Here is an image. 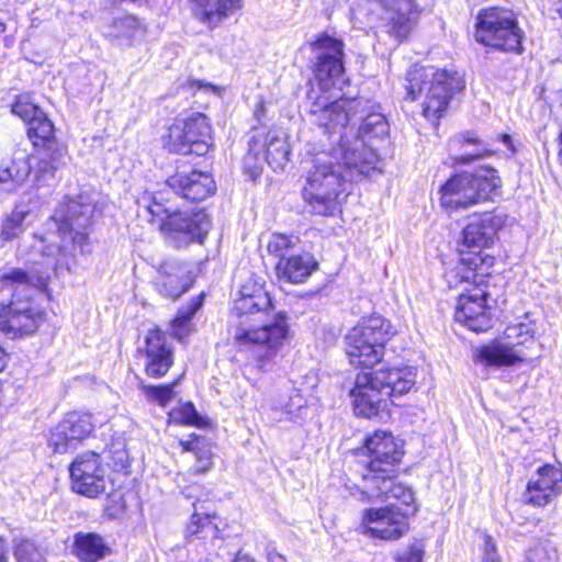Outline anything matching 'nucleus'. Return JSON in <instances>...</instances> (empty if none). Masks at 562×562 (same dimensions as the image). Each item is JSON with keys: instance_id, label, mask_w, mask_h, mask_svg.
Instances as JSON below:
<instances>
[{"instance_id": "f257e3e1", "label": "nucleus", "mask_w": 562, "mask_h": 562, "mask_svg": "<svg viewBox=\"0 0 562 562\" xmlns=\"http://www.w3.org/2000/svg\"><path fill=\"white\" fill-rule=\"evenodd\" d=\"M271 299L257 283L243 284L234 300L232 314L237 318L234 339L239 347H257L260 369L272 361L289 340V325L282 313L268 319Z\"/></svg>"}, {"instance_id": "f03ea898", "label": "nucleus", "mask_w": 562, "mask_h": 562, "mask_svg": "<svg viewBox=\"0 0 562 562\" xmlns=\"http://www.w3.org/2000/svg\"><path fill=\"white\" fill-rule=\"evenodd\" d=\"M94 211L95 204L87 194L67 199L55 210L47 236H34L33 248L42 255L43 265L70 270L78 256L91 252L88 229Z\"/></svg>"}, {"instance_id": "7ed1b4c3", "label": "nucleus", "mask_w": 562, "mask_h": 562, "mask_svg": "<svg viewBox=\"0 0 562 562\" xmlns=\"http://www.w3.org/2000/svg\"><path fill=\"white\" fill-rule=\"evenodd\" d=\"M353 116L359 120L353 138V171L364 177L381 173V151L390 145V124L381 105L364 95L353 97Z\"/></svg>"}, {"instance_id": "20e7f679", "label": "nucleus", "mask_w": 562, "mask_h": 562, "mask_svg": "<svg viewBox=\"0 0 562 562\" xmlns=\"http://www.w3.org/2000/svg\"><path fill=\"white\" fill-rule=\"evenodd\" d=\"M504 218L493 213L472 215L462 229L460 252L462 255V273L456 277L464 283H480L484 277L490 276L495 257L486 252L493 245L497 231L504 225Z\"/></svg>"}, {"instance_id": "39448f33", "label": "nucleus", "mask_w": 562, "mask_h": 562, "mask_svg": "<svg viewBox=\"0 0 562 562\" xmlns=\"http://www.w3.org/2000/svg\"><path fill=\"white\" fill-rule=\"evenodd\" d=\"M138 209L150 216V221L158 224L166 239L175 247H187L192 243H203L209 228L210 220L202 213L171 211L167 205L150 193H144L137 201Z\"/></svg>"}, {"instance_id": "423d86ee", "label": "nucleus", "mask_w": 562, "mask_h": 562, "mask_svg": "<svg viewBox=\"0 0 562 562\" xmlns=\"http://www.w3.org/2000/svg\"><path fill=\"white\" fill-rule=\"evenodd\" d=\"M405 100L415 101L426 90L423 114L428 120H438L452 97L464 88L458 72L415 66L407 72Z\"/></svg>"}, {"instance_id": "0eeeda50", "label": "nucleus", "mask_w": 562, "mask_h": 562, "mask_svg": "<svg viewBox=\"0 0 562 562\" xmlns=\"http://www.w3.org/2000/svg\"><path fill=\"white\" fill-rule=\"evenodd\" d=\"M502 186L497 170L481 166L453 175L440 187V205L448 212L468 209L493 199Z\"/></svg>"}, {"instance_id": "6e6552de", "label": "nucleus", "mask_w": 562, "mask_h": 562, "mask_svg": "<svg viewBox=\"0 0 562 562\" xmlns=\"http://www.w3.org/2000/svg\"><path fill=\"white\" fill-rule=\"evenodd\" d=\"M475 27L480 44L504 53H522L525 33L513 10L502 7L482 9L476 15Z\"/></svg>"}, {"instance_id": "1a4fd4ad", "label": "nucleus", "mask_w": 562, "mask_h": 562, "mask_svg": "<svg viewBox=\"0 0 562 562\" xmlns=\"http://www.w3.org/2000/svg\"><path fill=\"white\" fill-rule=\"evenodd\" d=\"M312 46L317 59L314 69L315 80L321 90L330 93L328 100L335 99L329 105L324 106V112H336L342 108L339 101H342L345 95L344 87L348 86L342 65L344 44L340 40L322 34Z\"/></svg>"}, {"instance_id": "9d476101", "label": "nucleus", "mask_w": 562, "mask_h": 562, "mask_svg": "<svg viewBox=\"0 0 562 562\" xmlns=\"http://www.w3.org/2000/svg\"><path fill=\"white\" fill-rule=\"evenodd\" d=\"M345 175L340 166L316 164L307 172L302 196L313 214L331 216L340 211L339 196L344 191Z\"/></svg>"}, {"instance_id": "9b49d317", "label": "nucleus", "mask_w": 562, "mask_h": 562, "mask_svg": "<svg viewBox=\"0 0 562 562\" xmlns=\"http://www.w3.org/2000/svg\"><path fill=\"white\" fill-rule=\"evenodd\" d=\"M353 381V414L371 418L379 414L383 398L387 391L394 386L407 369L392 368L387 370L360 368Z\"/></svg>"}, {"instance_id": "f8f14e48", "label": "nucleus", "mask_w": 562, "mask_h": 562, "mask_svg": "<svg viewBox=\"0 0 562 562\" xmlns=\"http://www.w3.org/2000/svg\"><path fill=\"white\" fill-rule=\"evenodd\" d=\"M391 336V323L380 314L363 317L353 326V368L371 369L379 364Z\"/></svg>"}, {"instance_id": "ddd939ff", "label": "nucleus", "mask_w": 562, "mask_h": 562, "mask_svg": "<svg viewBox=\"0 0 562 562\" xmlns=\"http://www.w3.org/2000/svg\"><path fill=\"white\" fill-rule=\"evenodd\" d=\"M211 138V126L207 117L201 113H192L187 117H178L168 130L166 147L173 153L203 155L207 151Z\"/></svg>"}, {"instance_id": "4468645a", "label": "nucleus", "mask_w": 562, "mask_h": 562, "mask_svg": "<svg viewBox=\"0 0 562 562\" xmlns=\"http://www.w3.org/2000/svg\"><path fill=\"white\" fill-rule=\"evenodd\" d=\"M71 490L88 498L103 494L111 483L109 469L93 451L78 454L69 465Z\"/></svg>"}, {"instance_id": "2eb2a0df", "label": "nucleus", "mask_w": 562, "mask_h": 562, "mask_svg": "<svg viewBox=\"0 0 562 562\" xmlns=\"http://www.w3.org/2000/svg\"><path fill=\"white\" fill-rule=\"evenodd\" d=\"M46 313L35 296L16 299L0 307V330L11 338L31 335L45 322Z\"/></svg>"}, {"instance_id": "dca6fc26", "label": "nucleus", "mask_w": 562, "mask_h": 562, "mask_svg": "<svg viewBox=\"0 0 562 562\" xmlns=\"http://www.w3.org/2000/svg\"><path fill=\"white\" fill-rule=\"evenodd\" d=\"M402 445L384 430H376L363 440L360 449H353V456H367L369 461L366 471H384L385 473L396 472L395 467L403 457Z\"/></svg>"}, {"instance_id": "f3484780", "label": "nucleus", "mask_w": 562, "mask_h": 562, "mask_svg": "<svg viewBox=\"0 0 562 562\" xmlns=\"http://www.w3.org/2000/svg\"><path fill=\"white\" fill-rule=\"evenodd\" d=\"M407 514L400 513L397 504L369 508L363 514L359 530L371 538L396 540L408 530Z\"/></svg>"}, {"instance_id": "a211bd4d", "label": "nucleus", "mask_w": 562, "mask_h": 562, "mask_svg": "<svg viewBox=\"0 0 562 562\" xmlns=\"http://www.w3.org/2000/svg\"><path fill=\"white\" fill-rule=\"evenodd\" d=\"M93 427L90 414L70 412L52 430L48 445L54 452H69L91 435Z\"/></svg>"}, {"instance_id": "6ab92c4d", "label": "nucleus", "mask_w": 562, "mask_h": 562, "mask_svg": "<svg viewBox=\"0 0 562 562\" xmlns=\"http://www.w3.org/2000/svg\"><path fill=\"white\" fill-rule=\"evenodd\" d=\"M382 14L384 31L401 43L407 38L417 21L419 10L415 0H378Z\"/></svg>"}, {"instance_id": "aec40b11", "label": "nucleus", "mask_w": 562, "mask_h": 562, "mask_svg": "<svg viewBox=\"0 0 562 562\" xmlns=\"http://www.w3.org/2000/svg\"><path fill=\"white\" fill-rule=\"evenodd\" d=\"M454 317L472 331L483 333L490 329L492 316L486 306V293L479 288L469 293H461Z\"/></svg>"}, {"instance_id": "412c9836", "label": "nucleus", "mask_w": 562, "mask_h": 562, "mask_svg": "<svg viewBox=\"0 0 562 562\" xmlns=\"http://www.w3.org/2000/svg\"><path fill=\"white\" fill-rule=\"evenodd\" d=\"M562 493V470L552 464L539 467L526 487V503L544 507Z\"/></svg>"}, {"instance_id": "4be33fe9", "label": "nucleus", "mask_w": 562, "mask_h": 562, "mask_svg": "<svg viewBox=\"0 0 562 562\" xmlns=\"http://www.w3.org/2000/svg\"><path fill=\"white\" fill-rule=\"evenodd\" d=\"M193 283V274L189 265L177 259L164 260L155 278V288L164 296L177 299Z\"/></svg>"}, {"instance_id": "5701e85b", "label": "nucleus", "mask_w": 562, "mask_h": 562, "mask_svg": "<svg viewBox=\"0 0 562 562\" xmlns=\"http://www.w3.org/2000/svg\"><path fill=\"white\" fill-rule=\"evenodd\" d=\"M47 284L46 278L26 271L22 268L3 267L0 269V292H12L13 300L20 299L21 293L34 296Z\"/></svg>"}, {"instance_id": "b1692460", "label": "nucleus", "mask_w": 562, "mask_h": 562, "mask_svg": "<svg viewBox=\"0 0 562 562\" xmlns=\"http://www.w3.org/2000/svg\"><path fill=\"white\" fill-rule=\"evenodd\" d=\"M169 186L184 199L193 202L203 201L215 192V181L205 172L193 170L190 173H177L169 180Z\"/></svg>"}, {"instance_id": "393cba45", "label": "nucleus", "mask_w": 562, "mask_h": 562, "mask_svg": "<svg viewBox=\"0 0 562 562\" xmlns=\"http://www.w3.org/2000/svg\"><path fill=\"white\" fill-rule=\"evenodd\" d=\"M473 359L484 367H512L524 361L525 357L520 350L498 339L475 348Z\"/></svg>"}, {"instance_id": "a878e982", "label": "nucleus", "mask_w": 562, "mask_h": 562, "mask_svg": "<svg viewBox=\"0 0 562 562\" xmlns=\"http://www.w3.org/2000/svg\"><path fill=\"white\" fill-rule=\"evenodd\" d=\"M249 154L257 159H262L273 169L282 168L289 159V145L283 135L276 131H270L265 137L263 143L254 136L249 143Z\"/></svg>"}, {"instance_id": "bb28decb", "label": "nucleus", "mask_w": 562, "mask_h": 562, "mask_svg": "<svg viewBox=\"0 0 562 562\" xmlns=\"http://www.w3.org/2000/svg\"><path fill=\"white\" fill-rule=\"evenodd\" d=\"M146 373L151 378L165 375L172 364V355L166 346L165 336L159 329L149 330L146 336Z\"/></svg>"}, {"instance_id": "cd10ccee", "label": "nucleus", "mask_w": 562, "mask_h": 562, "mask_svg": "<svg viewBox=\"0 0 562 562\" xmlns=\"http://www.w3.org/2000/svg\"><path fill=\"white\" fill-rule=\"evenodd\" d=\"M112 552L105 538L92 531H79L74 536V554L81 562H99Z\"/></svg>"}, {"instance_id": "c85d7f7f", "label": "nucleus", "mask_w": 562, "mask_h": 562, "mask_svg": "<svg viewBox=\"0 0 562 562\" xmlns=\"http://www.w3.org/2000/svg\"><path fill=\"white\" fill-rule=\"evenodd\" d=\"M317 261L308 254L281 258L276 265L278 279L289 283H302L317 269Z\"/></svg>"}, {"instance_id": "c756f323", "label": "nucleus", "mask_w": 562, "mask_h": 562, "mask_svg": "<svg viewBox=\"0 0 562 562\" xmlns=\"http://www.w3.org/2000/svg\"><path fill=\"white\" fill-rule=\"evenodd\" d=\"M220 535L218 517L215 514L199 510L194 505V512L184 527V537L207 540L218 539Z\"/></svg>"}, {"instance_id": "7c9ffc66", "label": "nucleus", "mask_w": 562, "mask_h": 562, "mask_svg": "<svg viewBox=\"0 0 562 562\" xmlns=\"http://www.w3.org/2000/svg\"><path fill=\"white\" fill-rule=\"evenodd\" d=\"M201 19L209 24H216L241 8V0H193Z\"/></svg>"}, {"instance_id": "2f4dec72", "label": "nucleus", "mask_w": 562, "mask_h": 562, "mask_svg": "<svg viewBox=\"0 0 562 562\" xmlns=\"http://www.w3.org/2000/svg\"><path fill=\"white\" fill-rule=\"evenodd\" d=\"M180 446L184 452H192L195 456V464L192 468L194 473H205L213 464V453L211 445L205 438L191 435L188 440H180Z\"/></svg>"}, {"instance_id": "473e14b6", "label": "nucleus", "mask_w": 562, "mask_h": 562, "mask_svg": "<svg viewBox=\"0 0 562 562\" xmlns=\"http://www.w3.org/2000/svg\"><path fill=\"white\" fill-rule=\"evenodd\" d=\"M30 172L29 155L24 150H16L8 165L0 166V183L12 182L19 186L27 179Z\"/></svg>"}, {"instance_id": "72a5a7b5", "label": "nucleus", "mask_w": 562, "mask_h": 562, "mask_svg": "<svg viewBox=\"0 0 562 562\" xmlns=\"http://www.w3.org/2000/svg\"><path fill=\"white\" fill-rule=\"evenodd\" d=\"M145 27L143 24L132 15L114 20L104 29V34L109 37L120 40L125 43L143 36Z\"/></svg>"}, {"instance_id": "f704fd0d", "label": "nucleus", "mask_w": 562, "mask_h": 562, "mask_svg": "<svg viewBox=\"0 0 562 562\" xmlns=\"http://www.w3.org/2000/svg\"><path fill=\"white\" fill-rule=\"evenodd\" d=\"M395 472L385 473L384 471H366L362 479L366 487L369 488L370 497H378L390 501L392 488L396 485Z\"/></svg>"}, {"instance_id": "c9c22d12", "label": "nucleus", "mask_w": 562, "mask_h": 562, "mask_svg": "<svg viewBox=\"0 0 562 562\" xmlns=\"http://www.w3.org/2000/svg\"><path fill=\"white\" fill-rule=\"evenodd\" d=\"M202 295H199L178 312L177 316L171 322V334L176 338L182 339L190 334L192 329L191 319L202 306Z\"/></svg>"}, {"instance_id": "e433bc0d", "label": "nucleus", "mask_w": 562, "mask_h": 562, "mask_svg": "<svg viewBox=\"0 0 562 562\" xmlns=\"http://www.w3.org/2000/svg\"><path fill=\"white\" fill-rule=\"evenodd\" d=\"M27 135L36 147L54 142V125L44 112L27 124Z\"/></svg>"}, {"instance_id": "4c0bfd02", "label": "nucleus", "mask_w": 562, "mask_h": 562, "mask_svg": "<svg viewBox=\"0 0 562 562\" xmlns=\"http://www.w3.org/2000/svg\"><path fill=\"white\" fill-rule=\"evenodd\" d=\"M27 214V211L15 207L9 215H7L1 227V239L4 241H11L20 237V235L24 232L23 224Z\"/></svg>"}, {"instance_id": "58836bf2", "label": "nucleus", "mask_w": 562, "mask_h": 562, "mask_svg": "<svg viewBox=\"0 0 562 562\" xmlns=\"http://www.w3.org/2000/svg\"><path fill=\"white\" fill-rule=\"evenodd\" d=\"M169 422L196 427H204L207 425L206 420L196 413L192 403H184L172 409L169 413Z\"/></svg>"}, {"instance_id": "ea45409f", "label": "nucleus", "mask_w": 562, "mask_h": 562, "mask_svg": "<svg viewBox=\"0 0 562 562\" xmlns=\"http://www.w3.org/2000/svg\"><path fill=\"white\" fill-rule=\"evenodd\" d=\"M299 243V238L293 235H284L272 233L267 240L266 249L269 255L279 258H288L286 252L294 248Z\"/></svg>"}, {"instance_id": "a19ab883", "label": "nucleus", "mask_w": 562, "mask_h": 562, "mask_svg": "<svg viewBox=\"0 0 562 562\" xmlns=\"http://www.w3.org/2000/svg\"><path fill=\"white\" fill-rule=\"evenodd\" d=\"M535 333V325L531 322H521L507 326L504 330V336L505 338L513 340L509 344L514 345L516 348L519 345L532 341Z\"/></svg>"}, {"instance_id": "79ce46f5", "label": "nucleus", "mask_w": 562, "mask_h": 562, "mask_svg": "<svg viewBox=\"0 0 562 562\" xmlns=\"http://www.w3.org/2000/svg\"><path fill=\"white\" fill-rule=\"evenodd\" d=\"M390 499H395L401 505H397L400 513L407 514V516H413L417 512V507L415 505V496L412 488L396 483V485L392 488Z\"/></svg>"}, {"instance_id": "37998d69", "label": "nucleus", "mask_w": 562, "mask_h": 562, "mask_svg": "<svg viewBox=\"0 0 562 562\" xmlns=\"http://www.w3.org/2000/svg\"><path fill=\"white\" fill-rule=\"evenodd\" d=\"M470 145H474L475 149L472 151L464 149L461 155L453 158L454 165H469L470 162L491 154V150L475 137L468 136L464 138L463 148Z\"/></svg>"}, {"instance_id": "c03bdc74", "label": "nucleus", "mask_w": 562, "mask_h": 562, "mask_svg": "<svg viewBox=\"0 0 562 562\" xmlns=\"http://www.w3.org/2000/svg\"><path fill=\"white\" fill-rule=\"evenodd\" d=\"M178 381H175L171 384L165 385H143L144 394L148 400L153 402H157L161 406H166L175 396V386Z\"/></svg>"}, {"instance_id": "a18cd8bd", "label": "nucleus", "mask_w": 562, "mask_h": 562, "mask_svg": "<svg viewBox=\"0 0 562 562\" xmlns=\"http://www.w3.org/2000/svg\"><path fill=\"white\" fill-rule=\"evenodd\" d=\"M306 408V400L299 391H293L288 401L281 405V411L285 414L290 420L300 418L303 416V412Z\"/></svg>"}, {"instance_id": "49530a36", "label": "nucleus", "mask_w": 562, "mask_h": 562, "mask_svg": "<svg viewBox=\"0 0 562 562\" xmlns=\"http://www.w3.org/2000/svg\"><path fill=\"white\" fill-rule=\"evenodd\" d=\"M59 170L53 166L48 158L40 157L35 167V182L38 187L49 186L56 178V171Z\"/></svg>"}, {"instance_id": "de8ad7c7", "label": "nucleus", "mask_w": 562, "mask_h": 562, "mask_svg": "<svg viewBox=\"0 0 562 562\" xmlns=\"http://www.w3.org/2000/svg\"><path fill=\"white\" fill-rule=\"evenodd\" d=\"M12 112L29 124L35 116L41 115L43 111L32 102L19 99L12 105Z\"/></svg>"}, {"instance_id": "09e8293b", "label": "nucleus", "mask_w": 562, "mask_h": 562, "mask_svg": "<svg viewBox=\"0 0 562 562\" xmlns=\"http://www.w3.org/2000/svg\"><path fill=\"white\" fill-rule=\"evenodd\" d=\"M45 146H47V148L41 157L48 158V160L52 161L55 168L60 169L61 167H64L66 165V149L63 146L56 144L55 142L48 143Z\"/></svg>"}, {"instance_id": "8fccbe9b", "label": "nucleus", "mask_w": 562, "mask_h": 562, "mask_svg": "<svg viewBox=\"0 0 562 562\" xmlns=\"http://www.w3.org/2000/svg\"><path fill=\"white\" fill-rule=\"evenodd\" d=\"M105 514L108 517L117 519L122 518L126 510V505L122 496L112 495L109 496L105 504Z\"/></svg>"}, {"instance_id": "3c124183", "label": "nucleus", "mask_w": 562, "mask_h": 562, "mask_svg": "<svg viewBox=\"0 0 562 562\" xmlns=\"http://www.w3.org/2000/svg\"><path fill=\"white\" fill-rule=\"evenodd\" d=\"M415 384L413 373L407 369L402 379L387 391V396H397L407 393Z\"/></svg>"}, {"instance_id": "603ef678", "label": "nucleus", "mask_w": 562, "mask_h": 562, "mask_svg": "<svg viewBox=\"0 0 562 562\" xmlns=\"http://www.w3.org/2000/svg\"><path fill=\"white\" fill-rule=\"evenodd\" d=\"M18 562H41L40 552L31 543H23L18 547L15 552Z\"/></svg>"}, {"instance_id": "864d4df0", "label": "nucleus", "mask_w": 562, "mask_h": 562, "mask_svg": "<svg viewBox=\"0 0 562 562\" xmlns=\"http://www.w3.org/2000/svg\"><path fill=\"white\" fill-rule=\"evenodd\" d=\"M424 549L422 544L414 543L396 558L397 562H423Z\"/></svg>"}, {"instance_id": "5fc2aeb1", "label": "nucleus", "mask_w": 562, "mask_h": 562, "mask_svg": "<svg viewBox=\"0 0 562 562\" xmlns=\"http://www.w3.org/2000/svg\"><path fill=\"white\" fill-rule=\"evenodd\" d=\"M528 562H557L555 552H548L543 547H536L529 551Z\"/></svg>"}, {"instance_id": "6e6d98bb", "label": "nucleus", "mask_w": 562, "mask_h": 562, "mask_svg": "<svg viewBox=\"0 0 562 562\" xmlns=\"http://www.w3.org/2000/svg\"><path fill=\"white\" fill-rule=\"evenodd\" d=\"M193 86H196L198 90L204 89L205 91H210L214 94H218L221 90L218 87H215L211 83H203L201 81L193 82Z\"/></svg>"}, {"instance_id": "4d7b16f0", "label": "nucleus", "mask_w": 562, "mask_h": 562, "mask_svg": "<svg viewBox=\"0 0 562 562\" xmlns=\"http://www.w3.org/2000/svg\"><path fill=\"white\" fill-rule=\"evenodd\" d=\"M501 142L507 147V149L512 153V155L516 154V148L513 143L512 136L508 134H503L501 136Z\"/></svg>"}, {"instance_id": "13d9d810", "label": "nucleus", "mask_w": 562, "mask_h": 562, "mask_svg": "<svg viewBox=\"0 0 562 562\" xmlns=\"http://www.w3.org/2000/svg\"><path fill=\"white\" fill-rule=\"evenodd\" d=\"M9 549L3 539L0 538V562H8Z\"/></svg>"}, {"instance_id": "bf43d9fd", "label": "nucleus", "mask_w": 562, "mask_h": 562, "mask_svg": "<svg viewBox=\"0 0 562 562\" xmlns=\"http://www.w3.org/2000/svg\"><path fill=\"white\" fill-rule=\"evenodd\" d=\"M485 554L488 559L493 560V558L491 557V553H494L495 552V544L493 543L492 541V538L490 536L486 537L485 539ZM494 562V561H492Z\"/></svg>"}, {"instance_id": "052dcab7", "label": "nucleus", "mask_w": 562, "mask_h": 562, "mask_svg": "<svg viewBox=\"0 0 562 562\" xmlns=\"http://www.w3.org/2000/svg\"><path fill=\"white\" fill-rule=\"evenodd\" d=\"M269 562H285V558L276 551H270L268 553Z\"/></svg>"}, {"instance_id": "680f3d73", "label": "nucleus", "mask_w": 562, "mask_h": 562, "mask_svg": "<svg viewBox=\"0 0 562 562\" xmlns=\"http://www.w3.org/2000/svg\"><path fill=\"white\" fill-rule=\"evenodd\" d=\"M234 562H255L252 558H250L248 554L238 552Z\"/></svg>"}, {"instance_id": "e2e57ef3", "label": "nucleus", "mask_w": 562, "mask_h": 562, "mask_svg": "<svg viewBox=\"0 0 562 562\" xmlns=\"http://www.w3.org/2000/svg\"><path fill=\"white\" fill-rule=\"evenodd\" d=\"M8 363V357L2 347H0V372L5 368Z\"/></svg>"}, {"instance_id": "0e129e2a", "label": "nucleus", "mask_w": 562, "mask_h": 562, "mask_svg": "<svg viewBox=\"0 0 562 562\" xmlns=\"http://www.w3.org/2000/svg\"><path fill=\"white\" fill-rule=\"evenodd\" d=\"M367 83H368L370 89H376L378 88V83H376L375 79H373V78L370 79Z\"/></svg>"}, {"instance_id": "69168bd1", "label": "nucleus", "mask_w": 562, "mask_h": 562, "mask_svg": "<svg viewBox=\"0 0 562 562\" xmlns=\"http://www.w3.org/2000/svg\"><path fill=\"white\" fill-rule=\"evenodd\" d=\"M5 31V26L3 23L0 22V34Z\"/></svg>"}, {"instance_id": "338daca9", "label": "nucleus", "mask_w": 562, "mask_h": 562, "mask_svg": "<svg viewBox=\"0 0 562 562\" xmlns=\"http://www.w3.org/2000/svg\"><path fill=\"white\" fill-rule=\"evenodd\" d=\"M345 166H346V173L349 175V162L345 161Z\"/></svg>"}]
</instances>
